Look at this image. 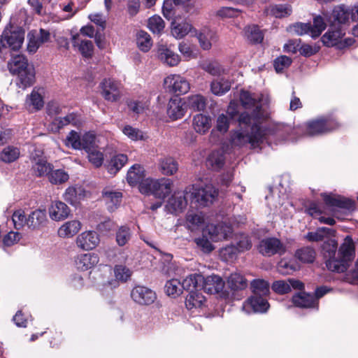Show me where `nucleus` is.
Returning <instances> with one entry per match:
<instances>
[{
	"label": "nucleus",
	"instance_id": "obj_1",
	"mask_svg": "<svg viewBox=\"0 0 358 358\" xmlns=\"http://www.w3.org/2000/svg\"><path fill=\"white\" fill-rule=\"evenodd\" d=\"M240 101L245 109H252V111L251 113L243 112L239 115L238 129L233 133L231 141L237 146L250 144L251 148L255 149L268 134V130L262 126L266 113L262 108L261 100L248 91L241 92Z\"/></svg>",
	"mask_w": 358,
	"mask_h": 358
},
{
	"label": "nucleus",
	"instance_id": "obj_2",
	"mask_svg": "<svg viewBox=\"0 0 358 358\" xmlns=\"http://www.w3.org/2000/svg\"><path fill=\"white\" fill-rule=\"evenodd\" d=\"M11 74L17 76L20 87L24 89L32 85L35 80V71L33 65L28 63L22 55L13 56L8 64Z\"/></svg>",
	"mask_w": 358,
	"mask_h": 358
},
{
	"label": "nucleus",
	"instance_id": "obj_3",
	"mask_svg": "<svg viewBox=\"0 0 358 358\" xmlns=\"http://www.w3.org/2000/svg\"><path fill=\"white\" fill-rule=\"evenodd\" d=\"M172 187L173 182L171 180L165 178L158 180L147 178L146 180L142 182L138 187L141 193L152 194L160 200H164L169 195Z\"/></svg>",
	"mask_w": 358,
	"mask_h": 358
},
{
	"label": "nucleus",
	"instance_id": "obj_4",
	"mask_svg": "<svg viewBox=\"0 0 358 358\" xmlns=\"http://www.w3.org/2000/svg\"><path fill=\"white\" fill-rule=\"evenodd\" d=\"M189 192L192 199L200 206L212 204L218 195L217 189L212 184L193 185Z\"/></svg>",
	"mask_w": 358,
	"mask_h": 358
},
{
	"label": "nucleus",
	"instance_id": "obj_5",
	"mask_svg": "<svg viewBox=\"0 0 358 358\" xmlns=\"http://www.w3.org/2000/svg\"><path fill=\"white\" fill-rule=\"evenodd\" d=\"M337 243L334 240L324 242L322 245V252L326 260V266L329 271L343 273L345 271V263L338 259L336 255Z\"/></svg>",
	"mask_w": 358,
	"mask_h": 358
},
{
	"label": "nucleus",
	"instance_id": "obj_6",
	"mask_svg": "<svg viewBox=\"0 0 358 358\" xmlns=\"http://www.w3.org/2000/svg\"><path fill=\"white\" fill-rule=\"evenodd\" d=\"M257 250L264 257H272L284 255L287 249L286 245L278 238H266L259 241Z\"/></svg>",
	"mask_w": 358,
	"mask_h": 358
},
{
	"label": "nucleus",
	"instance_id": "obj_7",
	"mask_svg": "<svg viewBox=\"0 0 358 358\" xmlns=\"http://www.w3.org/2000/svg\"><path fill=\"white\" fill-rule=\"evenodd\" d=\"M224 280L221 277L217 275H211L207 276L206 278H203L201 283V289H203L205 292L210 294H220V297L226 299H229L230 292L226 290L224 291Z\"/></svg>",
	"mask_w": 358,
	"mask_h": 358
},
{
	"label": "nucleus",
	"instance_id": "obj_8",
	"mask_svg": "<svg viewBox=\"0 0 358 358\" xmlns=\"http://www.w3.org/2000/svg\"><path fill=\"white\" fill-rule=\"evenodd\" d=\"M338 127V124L334 120L317 119L307 123L306 134L310 136L324 134L336 129Z\"/></svg>",
	"mask_w": 358,
	"mask_h": 358
},
{
	"label": "nucleus",
	"instance_id": "obj_9",
	"mask_svg": "<svg viewBox=\"0 0 358 358\" xmlns=\"http://www.w3.org/2000/svg\"><path fill=\"white\" fill-rule=\"evenodd\" d=\"M101 94L105 100L116 102L122 96L121 83L112 78H105L100 83Z\"/></svg>",
	"mask_w": 358,
	"mask_h": 358
},
{
	"label": "nucleus",
	"instance_id": "obj_10",
	"mask_svg": "<svg viewBox=\"0 0 358 358\" xmlns=\"http://www.w3.org/2000/svg\"><path fill=\"white\" fill-rule=\"evenodd\" d=\"M130 296L131 299L138 305L150 306L157 299L156 293L150 288L136 285L131 290Z\"/></svg>",
	"mask_w": 358,
	"mask_h": 358
},
{
	"label": "nucleus",
	"instance_id": "obj_11",
	"mask_svg": "<svg viewBox=\"0 0 358 358\" xmlns=\"http://www.w3.org/2000/svg\"><path fill=\"white\" fill-rule=\"evenodd\" d=\"M164 84L167 90L177 95L187 93L190 88L186 78L178 74H171L164 78Z\"/></svg>",
	"mask_w": 358,
	"mask_h": 358
},
{
	"label": "nucleus",
	"instance_id": "obj_12",
	"mask_svg": "<svg viewBox=\"0 0 358 358\" xmlns=\"http://www.w3.org/2000/svg\"><path fill=\"white\" fill-rule=\"evenodd\" d=\"M24 30L20 27H10L6 29L3 34L4 43L6 48L13 50H17L21 47L24 40Z\"/></svg>",
	"mask_w": 358,
	"mask_h": 358
},
{
	"label": "nucleus",
	"instance_id": "obj_13",
	"mask_svg": "<svg viewBox=\"0 0 358 358\" xmlns=\"http://www.w3.org/2000/svg\"><path fill=\"white\" fill-rule=\"evenodd\" d=\"M95 136L86 133L82 137L75 131H71L66 136V144L75 150H85L89 145L94 143Z\"/></svg>",
	"mask_w": 358,
	"mask_h": 358
},
{
	"label": "nucleus",
	"instance_id": "obj_14",
	"mask_svg": "<svg viewBox=\"0 0 358 358\" xmlns=\"http://www.w3.org/2000/svg\"><path fill=\"white\" fill-rule=\"evenodd\" d=\"M322 196L327 206L352 212L355 210V201L341 195L322 194Z\"/></svg>",
	"mask_w": 358,
	"mask_h": 358
},
{
	"label": "nucleus",
	"instance_id": "obj_15",
	"mask_svg": "<svg viewBox=\"0 0 358 358\" xmlns=\"http://www.w3.org/2000/svg\"><path fill=\"white\" fill-rule=\"evenodd\" d=\"M206 231L212 241H220L228 238L233 232L231 224L225 222L207 225Z\"/></svg>",
	"mask_w": 358,
	"mask_h": 358
},
{
	"label": "nucleus",
	"instance_id": "obj_16",
	"mask_svg": "<svg viewBox=\"0 0 358 358\" xmlns=\"http://www.w3.org/2000/svg\"><path fill=\"white\" fill-rule=\"evenodd\" d=\"M187 194V188L185 192H175L168 200L166 208L171 214L182 213L187 206V201L185 194Z\"/></svg>",
	"mask_w": 358,
	"mask_h": 358
},
{
	"label": "nucleus",
	"instance_id": "obj_17",
	"mask_svg": "<svg viewBox=\"0 0 358 358\" xmlns=\"http://www.w3.org/2000/svg\"><path fill=\"white\" fill-rule=\"evenodd\" d=\"M99 234L94 231H86L79 234L76 238V245L83 250H90L95 248L99 243Z\"/></svg>",
	"mask_w": 358,
	"mask_h": 358
},
{
	"label": "nucleus",
	"instance_id": "obj_18",
	"mask_svg": "<svg viewBox=\"0 0 358 358\" xmlns=\"http://www.w3.org/2000/svg\"><path fill=\"white\" fill-rule=\"evenodd\" d=\"M345 31L340 24H332L322 36L321 41L327 47H333L338 44L345 35Z\"/></svg>",
	"mask_w": 358,
	"mask_h": 358
},
{
	"label": "nucleus",
	"instance_id": "obj_19",
	"mask_svg": "<svg viewBox=\"0 0 358 358\" xmlns=\"http://www.w3.org/2000/svg\"><path fill=\"white\" fill-rule=\"evenodd\" d=\"M355 249L353 241L350 236H347L338 252V259L345 263V271L348 268V262L354 259Z\"/></svg>",
	"mask_w": 358,
	"mask_h": 358
},
{
	"label": "nucleus",
	"instance_id": "obj_20",
	"mask_svg": "<svg viewBox=\"0 0 358 358\" xmlns=\"http://www.w3.org/2000/svg\"><path fill=\"white\" fill-rule=\"evenodd\" d=\"M102 196L109 211H114L120 206L122 198V192L106 187L102 191Z\"/></svg>",
	"mask_w": 358,
	"mask_h": 358
},
{
	"label": "nucleus",
	"instance_id": "obj_21",
	"mask_svg": "<svg viewBox=\"0 0 358 358\" xmlns=\"http://www.w3.org/2000/svg\"><path fill=\"white\" fill-rule=\"evenodd\" d=\"M48 211L50 217L55 221L63 220L70 213V209L67 205L60 201H52Z\"/></svg>",
	"mask_w": 358,
	"mask_h": 358
},
{
	"label": "nucleus",
	"instance_id": "obj_22",
	"mask_svg": "<svg viewBox=\"0 0 358 358\" xmlns=\"http://www.w3.org/2000/svg\"><path fill=\"white\" fill-rule=\"evenodd\" d=\"M87 192L81 186H70L64 193V199L72 206H77L86 196Z\"/></svg>",
	"mask_w": 358,
	"mask_h": 358
},
{
	"label": "nucleus",
	"instance_id": "obj_23",
	"mask_svg": "<svg viewBox=\"0 0 358 358\" xmlns=\"http://www.w3.org/2000/svg\"><path fill=\"white\" fill-rule=\"evenodd\" d=\"M127 180L130 185H140L142 182L146 180L144 168L138 164L133 165L127 171Z\"/></svg>",
	"mask_w": 358,
	"mask_h": 358
},
{
	"label": "nucleus",
	"instance_id": "obj_24",
	"mask_svg": "<svg viewBox=\"0 0 358 358\" xmlns=\"http://www.w3.org/2000/svg\"><path fill=\"white\" fill-rule=\"evenodd\" d=\"M99 261V257L95 253H85L78 256L76 261L77 268L82 271H87L96 266Z\"/></svg>",
	"mask_w": 358,
	"mask_h": 358
},
{
	"label": "nucleus",
	"instance_id": "obj_25",
	"mask_svg": "<svg viewBox=\"0 0 358 358\" xmlns=\"http://www.w3.org/2000/svg\"><path fill=\"white\" fill-rule=\"evenodd\" d=\"M157 54L160 61L169 66H176L180 61L178 55L163 45L158 48Z\"/></svg>",
	"mask_w": 358,
	"mask_h": 358
},
{
	"label": "nucleus",
	"instance_id": "obj_26",
	"mask_svg": "<svg viewBox=\"0 0 358 358\" xmlns=\"http://www.w3.org/2000/svg\"><path fill=\"white\" fill-rule=\"evenodd\" d=\"M167 114L173 120L180 119L184 116L185 108L180 98L176 96L169 100L167 108Z\"/></svg>",
	"mask_w": 358,
	"mask_h": 358
},
{
	"label": "nucleus",
	"instance_id": "obj_27",
	"mask_svg": "<svg viewBox=\"0 0 358 358\" xmlns=\"http://www.w3.org/2000/svg\"><path fill=\"white\" fill-rule=\"evenodd\" d=\"M248 285L245 278L238 273H231L227 278V286L231 289L230 298H234V292L243 290Z\"/></svg>",
	"mask_w": 358,
	"mask_h": 358
},
{
	"label": "nucleus",
	"instance_id": "obj_28",
	"mask_svg": "<svg viewBox=\"0 0 358 358\" xmlns=\"http://www.w3.org/2000/svg\"><path fill=\"white\" fill-rule=\"evenodd\" d=\"M27 227L31 229H39L47 222L45 210L37 209L32 211L27 217Z\"/></svg>",
	"mask_w": 358,
	"mask_h": 358
},
{
	"label": "nucleus",
	"instance_id": "obj_29",
	"mask_svg": "<svg viewBox=\"0 0 358 358\" xmlns=\"http://www.w3.org/2000/svg\"><path fill=\"white\" fill-rule=\"evenodd\" d=\"M211 118L208 115L197 114L193 117L192 127L196 133L204 134L211 127Z\"/></svg>",
	"mask_w": 358,
	"mask_h": 358
},
{
	"label": "nucleus",
	"instance_id": "obj_30",
	"mask_svg": "<svg viewBox=\"0 0 358 358\" xmlns=\"http://www.w3.org/2000/svg\"><path fill=\"white\" fill-rule=\"evenodd\" d=\"M245 306H250L255 313H265L269 308L266 296L252 295L245 302Z\"/></svg>",
	"mask_w": 358,
	"mask_h": 358
},
{
	"label": "nucleus",
	"instance_id": "obj_31",
	"mask_svg": "<svg viewBox=\"0 0 358 358\" xmlns=\"http://www.w3.org/2000/svg\"><path fill=\"white\" fill-rule=\"evenodd\" d=\"M294 304L300 308H314L318 306V302L314 295L306 292L296 294L292 298Z\"/></svg>",
	"mask_w": 358,
	"mask_h": 358
},
{
	"label": "nucleus",
	"instance_id": "obj_32",
	"mask_svg": "<svg viewBox=\"0 0 358 358\" xmlns=\"http://www.w3.org/2000/svg\"><path fill=\"white\" fill-rule=\"evenodd\" d=\"M81 228L78 220H71L65 222L58 229V235L61 238H70L76 234Z\"/></svg>",
	"mask_w": 358,
	"mask_h": 358
},
{
	"label": "nucleus",
	"instance_id": "obj_33",
	"mask_svg": "<svg viewBox=\"0 0 358 358\" xmlns=\"http://www.w3.org/2000/svg\"><path fill=\"white\" fill-rule=\"evenodd\" d=\"M231 89V82L225 78H218L210 83V91L216 96H222Z\"/></svg>",
	"mask_w": 358,
	"mask_h": 358
},
{
	"label": "nucleus",
	"instance_id": "obj_34",
	"mask_svg": "<svg viewBox=\"0 0 358 358\" xmlns=\"http://www.w3.org/2000/svg\"><path fill=\"white\" fill-rule=\"evenodd\" d=\"M203 280V276L201 274H191L184 279L182 282H181L182 289H187L191 292L194 291V289L197 290L198 289H201Z\"/></svg>",
	"mask_w": 358,
	"mask_h": 358
},
{
	"label": "nucleus",
	"instance_id": "obj_35",
	"mask_svg": "<svg viewBox=\"0 0 358 358\" xmlns=\"http://www.w3.org/2000/svg\"><path fill=\"white\" fill-rule=\"evenodd\" d=\"M132 235L133 232L129 226H120L115 232V241L119 246H124L131 239Z\"/></svg>",
	"mask_w": 358,
	"mask_h": 358
},
{
	"label": "nucleus",
	"instance_id": "obj_36",
	"mask_svg": "<svg viewBox=\"0 0 358 358\" xmlns=\"http://www.w3.org/2000/svg\"><path fill=\"white\" fill-rule=\"evenodd\" d=\"M159 167L164 175H173L178 169L177 162L172 157H164L159 160Z\"/></svg>",
	"mask_w": 358,
	"mask_h": 358
},
{
	"label": "nucleus",
	"instance_id": "obj_37",
	"mask_svg": "<svg viewBox=\"0 0 358 358\" xmlns=\"http://www.w3.org/2000/svg\"><path fill=\"white\" fill-rule=\"evenodd\" d=\"M85 152L87 153L89 161L96 167H99L103 162V155L95 147V141L94 143L89 145V148H86Z\"/></svg>",
	"mask_w": 358,
	"mask_h": 358
},
{
	"label": "nucleus",
	"instance_id": "obj_38",
	"mask_svg": "<svg viewBox=\"0 0 358 358\" xmlns=\"http://www.w3.org/2000/svg\"><path fill=\"white\" fill-rule=\"evenodd\" d=\"M127 156L124 154H119L115 155L110 159L107 166L108 172L110 174H115L119 171L127 162Z\"/></svg>",
	"mask_w": 358,
	"mask_h": 358
},
{
	"label": "nucleus",
	"instance_id": "obj_39",
	"mask_svg": "<svg viewBox=\"0 0 358 358\" xmlns=\"http://www.w3.org/2000/svg\"><path fill=\"white\" fill-rule=\"evenodd\" d=\"M333 17L338 24H345L351 18V10L343 5L336 6L333 10Z\"/></svg>",
	"mask_w": 358,
	"mask_h": 358
},
{
	"label": "nucleus",
	"instance_id": "obj_40",
	"mask_svg": "<svg viewBox=\"0 0 358 358\" xmlns=\"http://www.w3.org/2000/svg\"><path fill=\"white\" fill-rule=\"evenodd\" d=\"M185 103L189 108L201 111L203 110L206 108V99L201 94H194L189 96Z\"/></svg>",
	"mask_w": 358,
	"mask_h": 358
},
{
	"label": "nucleus",
	"instance_id": "obj_41",
	"mask_svg": "<svg viewBox=\"0 0 358 358\" xmlns=\"http://www.w3.org/2000/svg\"><path fill=\"white\" fill-rule=\"evenodd\" d=\"M205 301V297L197 291H191L186 297L185 306L187 309L201 307Z\"/></svg>",
	"mask_w": 358,
	"mask_h": 358
},
{
	"label": "nucleus",
	"instance_id": "obj_42",
	"mask_svg": "<svg viewBox=\"0 0 358 358\" xmlns=\"http://www.w3.org/2000/svg\"><path fill=\"white\" fill-rule=\"evenodd\" d=\"M244 32L247 39L252 43H260L264 39L262 31L256 25L246 27Z\"/></svg>",
	"mask_w": 358,
	"mask_h": 358
},
{
	"label": "nucleus",
	"instance_id": "obj_43",
	"mask_svg": "<svg viewBox=\"0 0 358 358\" xmlns=\"http://www.w3.org/2000/svg\"><path fill=\"white\" fill-rule=\"evenodd\" d=\"M73 45L75 47H78L79 51L85 57H90L92 56L94 45L90 40H80L78 38L73 37Z\"/></svg>",
	"mask_w": 358,
	"mask_h": 358
},
{
	"label": "nucleus",
	"instance_id": "obj_44",
	"mask_svg": "<svg viewBox=\"0 0 358 358\" xmlns=\"http://www.w3.org/2000/svg\"><path fill=\"white\" fill-rule=\"evenodd\" d=\"M192 29V25L187 22L178 23L172 22L171 34L176 38H182L186 36Z\"/></svg>",
	"mask_w": 358,
	"mask_h": 358
},
{
	"label": "nucleus",
	"instance_id": "obj_45",
	"mask_svg": "<svg viewBox=\"0 0 358 358\" xmlns=\"http://www.w3.org/2000/svg\"><path fill=\"white\" fill-rule=\"evenodd\" d=\"M27 104L31 106L34 110H41L44 106V101L41 94L38 90L34 89L31 93L27 96L26 100Z\"/></svg>",
	"mask_w": 358,
	"mask_h": 358
},
{
	"label": "nucleus",
	"instance_id": "obj_46",
	"mask_svg": "<svg viewBox=\"0 0 358 358\" xmlns=\"http://www.w3.org/2000/svg\"><path fill=\"white\" fill-rule=\"evenodd\" d=\"M52 166L43 159H38L32 166V171L35 176L38 177L49 176Z\"/></svg>",
	"mask_w": 358,
	"mask_h": 358
},
{
	"label": "nucleus",
	"instance_id": "obj_47",
	"mask_svg": "<svg viewBox=\"0 0 358 358\" xmlns=\"http://www.w3.org/2000/svg\"><path fill=\"white\" fill-rule=\"evenodd\" d=\"M48 178L50 182L53 185H61L69 180V175L64 169L53 170L52 169Z\"/></svg>",
	"mask_w": 358,
	"mask_h": 358
},
{
	"label": "nucleus",
	"instance_id": "obj_48",
	"mask_svg": "<svg viewBox=\"0 0 358 358\" xmlns=\"http://www.w3.org/2000/svg\"><path fill=\"white\" fill-rule=\"evenodd\" d=\"M136 43L138 48L143 52H148L152 45L150 36L143 30L136 34Z\"/></svg>",
	"mask_w": 358,
	"mask_h": 358
},
{
	"label": "nucleus",
	"instance_id": "obj_49",
	"mask_svg": "<svg viewBox=\"0 0 358 358\" xmlns=\"http://www.w3.org/2000/svg\"><path fill=\"white\" fill-rule=\"evenodd\" d=\"M295 257L303 263H312L315 258V251L311 247H304L296 251Z\"/></svg>",
	"mask_w": 358,
	"mask_h": 358
},
{
	"label": "nucleus",
	"instance_id": "obj_50",
	"mask_svg": "<svg viewBox=\"0 0 358 358\" xmlns=\"http://www.w3.org/2000/svg\"><path fill=\"white\" fill-rule=\"evenodd\" d=\"M203 222V217L197 213L189 212L186 215V226L191 231L197 230Z\"/></svg>",
	"mask_w": 358,
	"mask_h": 358
},
{
	"label": "nucleus",
	"instance_id": "obj_51",
	"mask_svg": "<svg viewBox=\"0 0 358 358\" xmlns=\"http://www.w3.org/2000/svg\"><path fill=\"white\" fill-rule=\"evenodd\" d=\"M253 295L266 296L269 293L268 283L260 279L254 280L251 282Z\"/></svg>",
	"mask_w": 358,
	"mask_h": 358
},
{
	"label": "nucleus",
	"instance_id": "obj_52",
	"mask_svg": "<svg viewBox=\"0 0 358 358\" xmlns=\"http://www.w3.org/2000/svg\"><path fill=\"white\" fill-rule=\"evenodd\" d=\"M20 150L17 148L7 146L1 152L0 159L6 163H11L18 159Z\"/></svg>",
	"mask_w": 358,
	"mask_h": 358
},
{
	"label": "nucleus",
	"instance_id": "obj_53",
	"mask_svg": "<svg viewBox=\"0 0 358 358\" xmlns=\"http://www.w3.org/2000/svg\"><path fill=\"white\" fill-rule=\"evenodd\" d=\"M208 164L214 170H218L222 167L224 162L223 152L217 150L212 152L208 157Z\"/></svg>",
	"mask_w": 358,
	"mask_h": 358
},
{
	"label": "nucleus",
	"instance_id": "obj_54",
	"mask_svg": "<svg viewBox=\"0 0 358 358\" xmlns=\"http://www.w3.org/2000/svg\"><path fill=\"white\" fill-rule=\"evenodd\" d=\"M165 292L169 296L173 297L180 295L182 292V285L178 279L168 280L165 285Z\"/></svg>",
	"mask_w": 358,
	"mask_h": 358
},
{
	"label": "nucleus",
	"instance_id": "obj_55",
	"mask_svg": "<svg viewBox=\"0 0 358 358\" xmlns=\"http://www.w3.org/2000/svg\"><path fill=\"white\" fill-rule=\"evenodd\" d=\"M327 24L323 17L317 15L313 18V24H311L310 36L315 38L318 37L326 29Z\"/></svg>",
	"mask_w": 358,
	"mask_h": 358
},
{
	"label": "nucleus",
	"instance_id": "obj_56",
	"mask_svg": "<svg viewBox=\"0 0 358 358\" xmlns=\"http://www.w3.org/2000/svg\"><path fill=\"white\" fill-rule=\"evenodd\" d=\"M131 274V271L124 265H116L114 267V275L119 282H126L130 279Z\"/></svg>",
	"mask_w": 358,
	"mask_h": 358
},
{
	"label": "nucleus",
	"instance_id": "obj_57",
	"mask_svg": "<svg viewBox=\"0 0 358 358\" xmlns=\"http://www.w3.org/2000/svg\"><path fill=\"white\" fill-rule=\"evenodd\" d=\"M310 23L296 22L290 24L287 27V31L289 32L295 34L299 36H302L310 33Z\"/></svg>",
	"mask_w": 358,
	"mask_h": 358
},
{
	"label": "nucleus",
	"instance_id": "obj_58",
	"mask_svg": "<svg viewBox=\"0 0 358 358\" xmlns=\"http://www.w3.org/2000/svg\"><path fill=\"white\" fill-rule=\"evenodd\" d=\"M292 11V7L288 4H278L271 7V13L278 18L290 15Z\"/></svg>",
	"mask_w": 358,
	"mask_h": 358
},
{
	"label": "nucleus",
	"instance_id": "obj_59",
	"mask_svg": "<svg viewBox=\"0 0 358 358\" xmlns=\"http://www.w3.org/2000/svg\"><path fill=\"white\" fill-rule=\"evenodd\" d=\"M12 220L15 229L17 230L22 229L25 225L27 226V217L25 215L24 211L22 209H18L13 213Z\"/></svg>",
	"mask_w": 358,
	"mask_h": 358
},
{
	"label": "nucleus",
	"instance_id": "obj_60",
	"mask_svg": "<svg viewBox=\"0 0 358 358\" xmlns=\"http://www.w3.org/2000/svg\"><path fill=\"white\" fill-rule=\"evenodd\" d=\"M207 232L206 230L203 231L201 237L195 239L196 245L201 248V250L206 253H209L214 250V246L211 243L210 241L207 237Z\"/></svg>",
	"mask_w": 358,
	"mask_h": 358
},
{
	"label": "nucleus",
	"instance_id": "obj_61",
	"mask_svg": "<svg viewBox=\"0 0 358 358\" xmlns=\"http://www.w3.org/2000/svg\"><path fill=\"white\" fill-rule=\"evenodd\" d=\"M148 28L154 34H160L164 28V22L158 15H154L148 20Z\"/></svg>",
	"mask_w": 358,
	"mask_h": 358
},
{
	"label": "nucleus",
	"instance_id": "obj_62",
	"mask_svg": "<svg viewBox=\"0 0 358 358\" xmlns=\"http://www.w3.org/2000/svg\"><path fill=\"white\" fill-rule=\"evenodd\" d=\"M28 44L27 50L30 53H34L37 51L41 43L37 35V31L33 30L29 32L27 35Z\"/></svg>",
	"mask_w": 358,
	"mask_h": 358
},
{
	"label": "nucleus",
	"instance_id": "obj_63",
	"mask_svg": "<svg viewBox=\"0 0 358 358\" xmlns=\"http://www.w3.org/2000/svg\"><path fill=\"white\" fill-rule=\"evenodd\" d=\"M252 247V242L249 237L246 235L241 234L239 236L236 245H233L235 250L238 252H242L248 250Z\"/></svg>",
	"mask_w": 358,
	"mask_h": 358
},
{
	"label": "nucleus",
	"instance_id": "obj_64",
	"mask_svg": "<svg viewBox=\"0 0 358 358\" xmlns=\"http://www.w3.org/2000/svg\"><path fill=\"white\" fill-rule=\"evenodd\" d=\"M296 270V265L287 259H281L278 264V271L282 275H289Z\"/></svg>",
	"mask_w": 358,
	"mask_h": 358
}]
</instances>
